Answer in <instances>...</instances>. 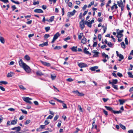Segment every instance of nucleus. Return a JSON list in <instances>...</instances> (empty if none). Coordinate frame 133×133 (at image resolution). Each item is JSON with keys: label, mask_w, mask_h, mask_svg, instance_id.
<instances>
[{"label": "nucleus", "mask_w": 133, "mask_h": 133, "mask_svg": "<svg viewBox=\"0 0 133 133\" xmlns=\"http://www.w3.org/2000/svg\"><path fill=\"white\" fill-rule=\"evenodd\" d=\"M62 47L61 46H56L54 48V49L55 50H59Z\"/></svg>", "instance_id": "35"}, {"label": "nucleus", "mask_w": 133, "mask_h": 133, "mask_svg": "<svg viewBox=\"0 0 133 133\" xmlns=\"http://www.w3.org/2000/svg\"><path fill=\"white\" fill-rule=\"evenodd\" d=\"M34 11L35 12L39 13H43V11L40 9H36L34 10Z\"/></svg>", "instance_id": "10"}, {"label": "nucleus", "mask_w": 133, "mask_h": 133, "mask_svg": "<svg viewBox=\"0 0 133 133\" xmlns=\"http://www.w3.org/2000/svg\"><path fill=\"white\" fill-rule=\"evenodd\" d=\"M42 8L44 10L46 9L47 8V6L45 5H43L42 6Z\"/></svg>", "instance_id": "61"}, {"label": "nucleus", "mask_w": 133, "mask_h": 133, "mask_svg": "<svg viewBox=\"0 0 133 133\" xmlns=\"http://www.w3.org/2000/svg\"><path fill=\"white\" fill-rule=\"evenodd\" d=\"M102 56L103 57H104L105 58H109L108 55H106L104 52H103L102 53Z\"/></svg>", "instance_id": "36"}, {"label": "nucleus", "mask_w": 133, "mask_h": 133, "mask_svg": "<svg viewBox=\"0 0 133 133\" xmlns=\"http://www.w3.org/2000/svg\"><path fill=\"white\" fill-rule=\"evenodd\" d=\"M117 75V76L119 77H122L123 76L122 74L119 72H118Z\"/></svg>", "instance_id": "62"}, {"label": "nucleus", "mask_w": 133, "mask_h": 133, "mask_svg": "<svg viewBox=\"0 0 133 133\" xmlns=\"http://www.w3.org/2000/svg\"><path fill=\"white\" fill-rule=\"evenodd\" d=\"M124 30H122L120 31L119 32H117V34L118 35H119V36H123V35L122 33L123 32Z\"/></svg>", "instance_id": "23"}, {"label": "nucleus", "mask_w": 133, "mask_h": 133, "mask_svg": "<svg viewBox=\"0 0 133 133\" xmlns=\"http://www.w3.org/2000/svg\"><path fill=\"white\" fill-rule=\"evenodd\" d=\"M17 122V120L16 119L15 120H13L11 121V124L12 125H15L16 124Z\"/></svg>", "instance_id": "22"}, {"label": "nucleus", "mask_w": 133, "mask_h": 133, "mask_svg": "<svg viewBox=\"0 0 133 133\" xmlns=\"http://www.w3.org/2000/svg\"><path fill=\"white\" fill-rule=\"evenodd\" d=\"M119 101L120 102V105H123L125 101L122 99H119Z\"/></svg>", "instance_id": "27"}, {"label": "nucleus", "mask_w": 133, "mask_h": 133, "mask_svg": "<svg viewBox=\"0 0 133 133\" xmlns=\"http://www.w3.org/2000/svg\"><path fill=\"white\" fill-rule=\"evenodd\" d=\"M118 82V80L117 79H113L112 80V85L116 84Z\"/></svg>", "instance_id": "31"}, {"label": "nucleus", "mask_w": 133, "mask_h": 133, "mask_svg": "<svg viewBox=\"0 0 133 133\" xmlns=\"http://www.w3.org/2000/svg\"><path fill=\"white\" fill-rule=\"evenodd\" d=\"M77 46H73L71 48V49L73 51L76 52L77 51Z\"/></svg>", "instance_id": "26"}, {"label": "nucleus", "mask_w": 133, "mask_h": 133, "mask_svg": "<svg viewBox=\"0 0 133 133\" xmlns=\"http://www.w3.org/2000/svg\"><path fill=\"white\" fill-rule=\"evenodd\" d=\"M94 1L92 2H91L88 5V8H90L91 6L92 5H93L94 4Z\"/></svg>", "instance_id": "40"}, {"label": "nucleus", "mask_w": 133, "mask_h": 133, "mask_svg": "<svg viewBox=\"0 0 133 133\" xmlns=\"http://www.w3.org/2000/svg\"><path fill=\"white\" fill-rule=\"evenodd\" d=\"M14 74L13 72H10L9 73H8V75H7V77H12L13 76V75Z\"/></svg>", "instance_id": "19"}, {"label": "nucleus", "mask_w": 133, "mask_h": 133, "mask_svg": "<svg viewBox=\"0 0 133 133\" xmlns=\"http://www.w3.org/2000/svg\"><path fill=\"white\" fill-rule=\"evenodd\" d=\"M128 75L129 77L130 78H133V75L132 74L131 72H128Z\"/></svg>", "instance_id": "32"}, {"label": "nucleus", "mask_w": 133, "mask_h": 133, "mask_svg": "<svg viewBox=\"0 0 133 133\" xmlns=\"http://www.w3.org/2000/svg\"><path fill=\"white\" fill-rule=\"evenodd\" d=\"M11 121H8L7 123V125L8 126V125H11L12 124H11Z\"/></svg>", "instance_id": "60"}, {"label": "nucleus", "mask_w": 133, "mask_h": 133, "mask_svg": "<svg viewBox=\"0 0 133 133\" xmlns=\"http://www.w3.org/2000/svg\"><path fill=\"white\" fill-rule=\"evenodd\" d=\"M60 35L59 32H58L54 36L53 39L51 43H53L58 38V37L60 36Z\"/></svg>", "instance_id": "2"}, {"label": "nucleus", "mask_w": 133, "mask_h": 133, "mask_svg": "<svg viewBox=\"0 0 133 133\" xmlns=\"http://www.w3.org/2000/svg\"><path fill=\"white\" fill-rule=\"evenodd\" d=\"M119 125L120 126V127L121 128H122V129H123V130H125L126 128L123 125L121 124H119Z\"/></svg>", "instance_id": "33"}, {"label": "nucleus", "mask_w": 133, "mask_h": 133, "mask_svg": "<svg viewBox=\"0 0 133 133\" xmlns=\"http://www.w3.org/2000/svg\"><path fill=\"white\" fill-rule=\"evenodd\" d=\"M107 45L111 47H112L113 45L110 42L108 43Z\"/></svg>", "instance_id": "51"}, {"label": "nucleus", "mask_w": 133, "mask_h": 133, "mask_svg": "<svg viewBox=\"0 0 133 133\" xmlns=\"http://www.w3.org/2000/svg\"><path fill=\"white\" fill-rule=\"evenodd\" d=\"M84 19L81 20L79 22V27L81 30H83L84 28Z\"/></svg>", "instance_id": "4"}, {"label": "nucleus", "mask_w": 133, "mask_h": 133, "mask_svg": "<svg viewBox=\"0 0 133 133\" xmlns=\"http://www.w3.org/2000/svg\"><path fill=\"white\" fill-rule=\"evenodd\" d=\"M66 81L69 82H71L73 81V79L71 78H68L66 79Z\"/></svg>", "instance_id": "52"}, {"label": "nucleus", "mask_w": 133, "mask_h": 133, "mask_svg": "<svg viewBox=\"0 0 133 133\" xmlns=\"http://www.w3.org/2000/svg\"><path fill=\"white\" fill-rule=\"evenodd\" d=\"M76 12V11L74 9L72 12H68V16L69 17H70V16H73Z\"/></svg>", "instance_id": "7"}, {"label": "nucleus", "mask_w": 133, "mask_h": 133, "mask_svg": "<svg viewBox=\"0 0 133 133\" xmlns=\"http://www.w3.org/2000/svg\"><path fill=\"white\" fill-rule=\"evenodd\" d=\"M19 63L20 66L23 68L26 72L29 73L31 72V69L28 65L23 62L22 59L20 60Z\"/></svg>", "instance_id": "1"}, {"label": "nucleus", "mask_w": 133, "mask_h": 133, "mask_svg": "<svg viewBox=\"0 0 133 133\" xmlns=\"http://www.w3.org/2000/svg\"><path fill=\"white\" fill-rule=\"evenodd\" d=\"M0 41L2 43L4 44L5 43V39L3 37L0 36Z\"/></svg>", "instance_id": "24"}, {"label": "nucleus", "mask_w": 133, "mask_h": 133, "mask_svg": "<svg viewBox=\"0 0 133 133\" xmlns=\"http://www.w3.org/2000/svg\"><path fill=\"white\" fill-rule=\"evenodd\" d=\"M49 102L50 104L52 105H54L55 104V103L53 101L51 100Z\"/></svg>", "instance_id": "53"}, {"label": "nucleus", "mask_w": 133, "mask_h": 133, "mask_svg": "<svg viewBox=\"0 0 133 133\" xmlns=\"http://www.w3.org/2000/svg\"><path fill=\"white\" fill-rule=\"evenodd\" d=\"M51 78L52 80H54L55 78L56 77V76L55 75H52L51 74Z\"/></svg>", "instance_id": "41"}, {"label": "nucleus", "mask_w": 133, "mask_h": 133, "mask_svg": "<svg viewBox=\"0 0 133 133\" xmlns=\"http://www.w3.org/2000/svg\"><path fill=\"white\" fill-rule=\"evenodd\" d=\"M19 88L22 89V90H25L26 89V88H24L23 86L22 85H19Z\"/></svg>", "instance_id": "44"}, {"label": "nucleus", "mask_w": 133, "mask_h": 133, "mask_svg": "<svg viewBox=\"0 0 133 133\" xmlns=\"http://www.w3.org/2000/svg\"><path fill=\"white\" fill-rule=\"evenodd\" d=\"M50 29V26H47L45 27V29L46 32H48Z\"/></svg>", "instance_id": "42"}, {"label": "nucleus", "mask_w": 133, "mask_h": 133, "mask_svg": "<svg viewBox=\"0 0 133 133\" xmlns=\"http://www.w3.org/2000/svg\"><path fill=\"white\" fill-rule=\"evenodd\" d=\"M24 58L28 61H29L30 60V57L27 55H26L25 56Z\"/></svg>", "instance_id": "29"}, {"label": "nucleus", "mask_w": 133, "mask_h": 133, "mask_svg": "<svg viewBox=\"0 0 133 133\" xmlns=\"http://www.w3.org/2000/svg\"><path fill=\"white\" fill-rule=\"evenodd\" d=\"M36 73L37 75L38 76H41L44 75L39 70L37 71Z\"/></svg>", "instance_id": "14"}, {"label": "nucleus", "mask_w": 133, "mask_h": 133, "mask_svg": "<svg viewBox=\"0 0 133 133\" xmlns=\"http://www.w3.org/2000/svg\"><path fill=\"white\" fill-rule=\"evenodd\" d=\"M21 111L22 112L23 114H27V112L25 110H23L22 109H21Z\"/></svg>", "instance_id": "43"}, {"label": "nucleus", "mask_w": 133, "mask_h": 133, "mask_svg": "<svg viewBox=\"0 0 133 133\" xmlns=\"http://www.w3.org/2000/svg\"><path fill=\"white\" fill-rule=\"evenodd\" d=\"M50 36V35L49 34H45L44 36V38H48Z\"/></svg>", "instance_id": "57"}, {"label": "nucleus", "mask_w": 133, "mask_h": 133, "mask_svg": "<svg viewBox=\"0 0 133 133\" xmlns=\"http://www.w3.org/2000/svg\"><path fill=\"white\" fill-rule=\"evenodd\" d=\"M39 1L35 2L34 1L33 4L34 5H35L36 4H39Z\"/></svg>", "instance_id": "50"}, {"label": "nucleus", "mask_w": 133, "mask_h": 133, "mask_svg": "<svg viewBox=\"0 0 133 133\" xmlns=\"http://www.w3.org/2000/svg\"><path fill=\"white\" fill-rule=\"evenodd\" d=\"M78 66L80 68L85 67L87 66V65L84 63H81L78 64Z\"/></svg>", "instance_id": "8"}, {"label": "nucleus", "mask_w": 133, "mask_h": 133, "mask_svg": "<svg viewBox=\"0 0 133 133\" xmlns=\"http://www.w3.org/2000/svg\"><path fill=\"white\" fill-rule=\"evenodd\" d=\"M68 3V6L70 8H72V3L69 2Z\"/></svg>", "instance_id": "59"}, {"label": "nucleus", "mask_w": 133, "mask_h": 133, "mask_svg": "<svg viewBox=\"0 0 133 133\" xmlns=\"http://www.w3.org/2000/svg\"><path fill=\"white\" fill-rule=\"evenodd\" d=\"M48 45V42H44L43 44H40L39 45V46H41L42 47H43L44 46H47Z\"/></svg>", "instance_id": "18"}, {"label": "nucleus", "mask_w": 133, "mask_h": 133, "mask_svg": "<svg viewBox=\"0 0 133 133\" xmlns=\"http://www.w3.org/2000/svg\"><path fill=\"white\" fill-rule=\"evenodd\" d=\"M117 56L119 57V58H120L118 59V61L119 62L121 61V60L123 59L124 58L123 56L121 54H119Z\"/></svg>", "instance_id": "16"}, {"label": "nucleus", "mask_w": 133, "mask_h": 133, "mask_svg": "<svg viewBox=\"0 0 133 133\" xmlns=\"http://www.w3.org/2000/svg\"><path fill=\"white\" fill-rule=\"evenodd\" d=\"M84 52L87 54H90V55H91V54L89 52L87 51V49L86 48H85L84 50Z\"/></svg>", "instance_id": "17"}, {"label": "nucleus", "mask_w": 133, "mask_h": 133, "mask_svg": "<svg viewBox=\"0 0 133 133\" xmlns=\"http://www.w3.org/2000/svg\"><path fill=\"white\" fill-rule=\"evenodd\" d=\"M12 2L17 4H19L20 3L18 1H14V0H10Z\"/></svg>", "instance_id": "45"}, {"label": "nucleus", "mask_w": 133, "mask_h": 133, "mask_svg": "<svg viewBox=\"0 0 133 133\" xmlns=\"http://www.w3.org/2000/svg\"><path fill=\"white\" fill-rule=\"evenodd\" d=\"M58 117L59 116L58 115H56V116L54 117V121H56L58 118Z\"/></svg>", "instance_id": "49"}, {"label": "nucleus", "mask_w": 133, "mask_h": 133, "mask_svg": "<svg viewBox=\"0 0 133 133\" xmlns=\"http://www.w3.org/2000/svg\"><path fill=\"white\" fill-rule=\"evenodd\" d=\"M87 39L84 36H83V38L81 41V42L83 44H85L86 42Z\"/></svg>", "instance_id": "15"}, {"label": "nucleus", "mask_w": 133, "mask_h": 133, "mask_svg": "<svg viewBox=\"0 0 133 133\" xmlns=\"http://www.w3.org/2000/svg\"><path fill=\"white\" fill-rule=\"evenodd\" d=\"M54 16H52L50 17V19L48 21V22H52L54 21Z\"/></svg>", "instance_id": "28"}, {"label": "nucleus", "mask_w": 133, "mask_h": 133, "mask_svg": "<svg viewBox=\"0 0 133 133\" xmlns=\"http://www.w3.org/2000/svg\"><path fill=\"white\" fill-rule=\"evenodd\" d=\"M53 98L54 99L56 100L58 102H60L61 103H62L63 104V101H62L59 100L58 99L56 98L55 97H53Z\"/></svg>", "instance_id": "34"}, {"label": "nucleus", "mask_w": 133, "mask_h": 133, "mask_svg": "<svg viewBox=\"0 0 133 133\" xmlns=\"http://www.w3.org/2000/svg\"><path fill=\"white\" fill-rule=\"evenodd\" d=\"M98 68V67L97 66H94V67H91L90 69L91 70V71H95L96 69H97Z\"/></svg>", "instance_id": "20"}, {"label": "nucleus", "mask_w": 133, "mask_h": 133, "mask_svg": "<svg viewBox=\"0 0 133 133\" xmlns=\"http://www.w3.org/2000/svg\"><path fill=\"white\" fill-rule=\"evenodd\" d=\"M112 87L114 89L116 90H118V86L117 85H115V84H113L112 85Z\"/></svg>", "instance_id": "39"}, {"label": "nucleus", "mask_w": 133, "mask_h": 133, "mask_svg": "<svg viewBox=\"0 0 133 133\" xmlns=\"http://www.w3.org/2000/svg\"><path fill=\"white\" fill-rule=\"evenodd\" d=\"M122 112V111H121L120 110L119 111H115L114 110L113 113H114L115 114H119L121 113Z\"/></svg>", "instance_id": "38"}, {"label": "nucleus", "mask_w": 133, "mask_h": 133, "mask_svg": "<svg viewBox=\"0 0 133 133\" xmlns=\"http://www.w3.org/2000/svg\"><path fill=\"white\" fill-rule=\"evenodd\" d=\"M92 52L95 54L93 56L94 57H97L98 56V54H99L98 52L95 51H93Z\"/></svg>", "instance_id": "21"}, {"label": "nucleus", "mask_w": 133, "mask_h": 133, "mask_svg": "<svg viewBox=\"0 0 133 133\" xmlns=\"http://www.w3.org/2000/svg\"><path fill=\"white\" fill-rule=\"evenodd\" d=\"M117 4L119 7H121L124 6L122 1H121L120 3L119 1H117Z\"/></svg>", "instance_id": "13"}, {"label": "nucleus", "mask_w": 133, "mask_h": 133, "mask_svg": "<svg viewBox=\"0 0 133 133\" xmlns=\"http://www.w3.org/2000/svg\"><path fill=\"white\" fill-rule=\"evenodd\" d=\"M62 106L64 108L66 109L67 108L66 104L64 103H63Z\"/></svg>", "instance_id": "58"}, {"label": "nucleus", "mask_w": 133, "mask_h": 133, "mask_svg": "<svg viewBox=\"0 0 133 133\" xmlns=\"http://www.w3.org/2000/svg\"><path fill=\"white\" fill-rule=\"evenodd\" d=\"M8 83L7 82L5 81H0V85H2V84H3L4 85H6L8 84Z\"/></svg>", "instance_id": "25"}, {"label": "nucleus", "mask_w": 133, "mask_h": 133, "mask_svg": "<svg viewBox=\"0 0 133 133\" xmlns=\"http://www.w3.org/2000/svg\"><path fill=\"white\" fill-rule=\"evenodd\" d=\"M121 45L123 48L124 49L125 48V46L124 42H122L121 43Z\"/></svg>", "instance_id": "37"}, {"label": "nucleus", "mask_w": 133, "mask_h": 133, "mask_svg": "<svg viewBox=\"0 0 133 133\" xmlns=\"http://www.w3.org/2000/svg\"><path fill=\"white\" fill-rule=\"evenodd\" d=\"M0 1H2L5 3H6L9 2L8 0H0Z\"/></svg>", "instance_id": "48"}, {"label": "nucleus", "mask_w": 133, "mask_h": 133, "mask_svg": "<svg viewBox=\"0 0 133 133\" xmlns=\"http://www.w3.org/2000/svg\"><path fill=\"white\" fill-rule=\"evenodd\" d=\"M40 61L43 65L44 66H50L51 65L50 63H49L44 62L42 60H40Z\"/></svg>", "instance_id": "6"}, {"label": "nucleus", "mask_w": 133, "mask_h": 133, "mask_svg": "<svg viewBox=\"0 0 133 133\" xmlns=\"http://www.w3.org/2000/svg\"><path fill=\"white\" fill-rule=\"evenodd\" d=\"M62 123V122L61 121H59V122H58V124L57 125V127L58 128H60L61 125Z\"/></svg>", "instance_id": "56"}, {"label": "nucleus", "mask_w": 133, "mask_h": 133, "mask_svg": "<svg viewBox=\"0 0 133 133\" xmlns=\"http://www.w3.org/2000/svg\"><path fill=\"white\" fill-rule=\"evenodd\" d=\"M11 8L12 9V11H14L16 9V7L15 5H13L12 6Z\"/></svg>", "instance_id": "64"}, {"label": "nucleus", "mask_w": 133, "mask_h": 133, "mask_svg": "<svg viewBox=\"0 0 133 133\" xmlns=\"http://www.w3.org/2000/svg\"><path fill=\"white\" fill-rule=\"evenodd\" d=\"M85 24H86L88 27L90 28H91V23L90 22V20H88L87 22L86 21H85Z\"/></svg>", "instance_id": "11"}, {"label": "nucleus", "mask_w": 133, "mask_h": 133, "mask_svg": "<svg viewBox=\"0 0 133 133\" xmlns=\"http://www.w3.org/2000/svg\"><path fill=\"white\" fill-rule=\"evenodd\" d=\"M73 92L74 93L76 94L78 96H82L84 95V94H83L82 93L79 92L77 90L74 91H73Z\"/></svg>", "instance_id": "5"}, {"label": "nucleus", "mask_w": 133, "mask_h": 133, "mask_svg": "<svg viewBox=\"0 0 133 133\" xmlns=\"http://www.w3.org/2000/svg\"><path fill=\"white\" fill-rule=\"evenodd\" d=\"M98 39L99 41H101L102 38L101 35L100 34H98Z\"/></svg>", "instance_id": "47"}, {"label": "nucleus", "mask_w": 133, "mask_h": 133, "mask_svg": "<svg viewBox=\"0 0 133 133\" xmlns=\"http://www.w3.org/2000/svg\"><path fill=\"white\" fill-rule=\"evenodd\" d=\"M105 108L108 110L111 111L112 112H113L114 110H113L112 108L110 107H108L106 106H105Z\"/></svg>", "instance_id": "12"}, {"label": "nucleus", "mask_w": 133, "mask_h": 133, "mask_svg": "<svg viewBox=\"0 0 133 133\" xmlns=\"http://www.w3.org/2000/svg\"><path fill=\"white\" fill-rule=\"evenodd\" d=\"M83 36V34L82 33H80L78 35V38L80 40L81 39L82 37Z\"/></svg>", "instance_id": "30"}, {"label": "nucleus", "mask_w": 133, "mask_h": 133, "mask_svg": "<svg viewBox=\"0 0 133 133\" xmlns=\"http://www.w3.org/2000/svg\"><path fill=\"white\" fill-rule=\"evenodd\" d=\"M23 100L25 102H26L27 103H28L30 104H32V102L31 101H30L29 100H32V99L29 98V97H23Z\"/></svg>", "instance_id": "3"}, {"label": "nucleus", "mask_w": 133, "mask_h": 133, "mask_svg": "<svg viewBox=\"0 0 133 133\" xmlns=\"http://www.w3.org/2000/svg\"><path fill=\"white\" fill-rule=\"evenodd\" d=\"M31 122V121L30 120H26V122H25L24 124L25 125L27 124H29Z\"/></svg>", "instance_id": "46"}, {"label": "nucleus", "mask_w": 133, "mask_h": 133, "mask_svg": "<svg viewBox=\"0 0 133 133\" xmlns=\"http://www.w3.org/2000/svg\"><path fill=\"white\" fill-rule=\"evenodd\" d=\"M70 39V37L69 36H68L67 37L65 38L64 39V40L65 41H66L68 40H69Z\"/></svg>", "instance_id": "63"}, {"label": "nucleus", "mask_w": 133, "mask_h": 133, "mask_svg": "<svg viewBox=\"0 0 133 133\" xmlns=\"http://www.w3.org/2000/svg\"><path fill=\"white\" fill-rule=\"evenodd\" d=\"M12 130H16L17 131L19 132L21 130V128L20 127H15L11 129Z\"/></svg>", "instance_id": "9"}, {"label": "nucleus", "mask_w": 133, "mask_h": 133, "mask_svg": "<svg viewBox=\"0 0 133 133\" xmlns=\"http://www.w3.org/2000/svg\"><path fill=\"white\" fill-rule=\"evenodd\" d=\"M49 123V122L47 120H46L44 122V123L45 125H48Z\"/></svg>", "instance_id": "54"}, {"label": "nucleus", "mask_w": 133, "mask_h": 133, "mask_svg": "<svg viewBox=\"0 0 133 133\" xmlns=\"http://www.w3.org/2000/svg\"><path fill=\"white\" fill-rule=\"evenodd\" d=\"M103 113L106 116H107L108 115V112L103 109Z\"/></svg>", "instance_id": "55"}]
</instances>
